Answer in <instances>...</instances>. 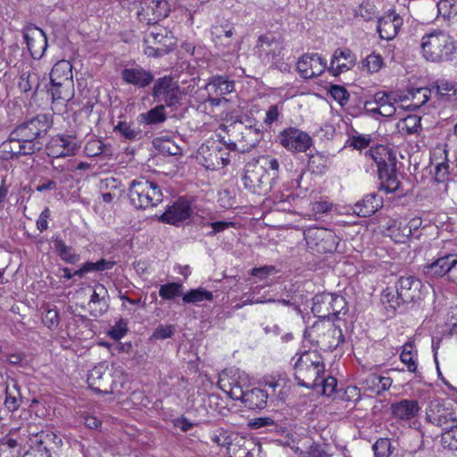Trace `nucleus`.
Instances as JSON below:
<instances>
[{"mask_svg":"<svg viewBox=\"0 0 457 457\" xmlns=\"http://www.w3.org/2000/svg\"><path fill=\"white\" fill-rule=\"evenodd\" d=\"M115 262L101 259L96 262H86L79 270H76L72 275L83 278L87 273L93 271H104L111 270L114 266Z\"/></svg>","mask_w":457,"mask_h":457,"instance_id":"ea45409f","label":"nucleus"},{"mask_svg":"<svg viewBox=\"0 0 457 457\" xmlns=\"http://www.w3.org/2000/svg\"><path fill=\"white\" fill-rule=\"evenodd\" d=\"M303 235L308 248L318 253H334L340 241L333 230L325 228H309Z\"/></svg>","mask_w":457,"mask_h":457,"instance_id":"9b49d317","label":"nucleus"},{"mask_svg":"<svg viewBox=\"0 0 457 457\" xmlns=\"http://www.w3.org/2000/svg\"><path fill=\"white\" fill-rule=\"evenodd\" d=\"M129 197L137 209H146L162 203L163 195L157 182L139 178L129 183Z\"/></svg>","mask_w":457,"mask_h":457,"instance_id":"6e6552de","label":"nucleus"},{"mask_svg":"<svg viewBox=\"0 0 457 457\" xmlns=\"http://www.w3.org/2000/svg\"><path fill=\"white\" fill-rule=\"evenodd\" d=\"M174 332L175 328L173 325H160L155 328L152 337L164 340L170 338L174 335Z\"/></svg>","mask_w":457,"mask_h":457,"instance_id":"774afa93","label":"nucleus"},{"mask_svg":"<svg viewBox=\"0 0 457 457\" xmlns=\"http://www.w3.org/2000/svg\"><path fill=\"white\" fill-rule=\"evenodd\" d=\"M114 131L120 134L124 138L128 140H137L140 138L141 131L136 129L131 124L126 121H119L114 127Z\"/></svg>","mask_w":457,"mask_h":457,"instance_id":"09e8293b","label":"nucleus"},{"mask_svg":"<svg viewBox=\"0 0 457 457\" xmlns=\"http://www.w3.org/2000/svg\"><path fill=\"white\" fill-rule=\"evenodd\" d=\"M284 50V38L273 32L259 36L254 46V54L264 65H270L281 71H288L289 67L283 61Z\"/></svg>","mask_w":457,"mask_h":457,"instance_id":"20e7f679","label":"nucleus"},{"mask_svg":"<svg viewBox=\"0 0 457 457\" xmlns=\"http://www.w3.org/2000/svg\"><path fill=\"white\" fill-rule=\"evenodd\" d=\"M383 65V59L380 55L374 53L369 54L362 62V68H366L370 72H377Z\"/></svg>","mask_w":457,"mask_h":457,"instance_id":"bf43d9fd","label":"nucleus"},{"mask_svg":"<svg viewBox=\"0 0 457 457\" xmlns=\"http://www.w3.org/2000/svg\"><path fill=\"white\" fill-rule=\"evenodd\" d=\"M332 301L333 294L331 293L317 294L312 298V313L318 318H320V320H326L327 318L328 319L331 316Z\"/></svg>","mask_w":457,"mask_h":457,"instance_id":"473e14b6","label":"nucleus"},{"mask_svg":"<svg viewBox=\"0 0 457 457\" xmlns=\"http://www.w3.org/2000/svg\"><path fill=\"white\" fill-rule=\"evenodd\" d=\"M262 127V125L256 123L242 126L239 140V144H241L239 150L241 152L248 151L260 143L263 137Z\"/></svg>","mask_w":457,"mask_h":457,"instance_id":"bb28decb","label":"nucleus"},{"mask_svg":"<svg viewBox=\"0 0 457 457\" xmlns=\"http://www.w3.org/2000/svg\"><path fill=\"white\" fill-rule=\"evenodd\" d=\"M105 145L97 138L89 139L85 147L84 152L89 157L98 156L104 152Z\"/></svg>","mask_w":457,"mask_h":457,"instance_id":"13d9d810","label":"nucleus"},{"mask_svg":"<svg viewBox=\"0 0 457 457\" xmlns=\"http://www.w3.org/2000/svg\"><path fill=\"white\" fill-rule=\"evenodd\" d=\"M64 83L51 84L50 94L54 102L62 101L69 102L74 96V84H71V91L65 89Z\"/></svg>","mask_w":457,"mask_h":457,"instance_id":"c03bdc74","label":"nucleus"},{"mask_svg":"<svg viewBox=\"0 0 457 457\" xmlns=\"http://www.w3.org/2000/svg\"><path fill=\"white\" fill-rule=\"evenodd\" d=\"M356 63V56L349 48H337L335 50L328 71L337 76L351 70Z\"/></svg>","mask_w":457,"mask_h":457,"instance_id":"b1692460","label":"nucleus"},{"mask_svg":"<svg viewBox=\"0 0 457 457\" xmlns=\"http://www.w3.org/2000/svg\"><path fill=\"white\" fill-rule=\"evenodd\" d=\"M145 44H154L159 47H166L172 50L174 46L173 37L163 28H154L144 40Z\"/></svg>","mask_w":457,"mask_h":457,"instance_id":"f704fd0d","label":"nucleus"},{"mask_svg":"<svg viewBox=\"0 0 457 457\" xmlns=\"http://www.w3.org/2000/svg\"><path fill=\"white\" fill-rule=\"evenodd\" d=\"M308 164L313 172L322 173L327 166V158L320 153L309 154Z\"/></svg>","mask_w":457,"mask_h":457,"instance_id":"603ef678","label":"nucleus"},{"mask_svg":"<svg viewBox=\"0 0 457 457\" xmlns=\"http://www.w3.org/2000/svg\"><path fill=\"white\" fill-rule=\"evenodd\" d=\"M255 161L258 162V164L262 166V168L268 172L269 170L271 171L270 174L272 180L277 177L279 169V162L276 158H272L270 156H262L259 159H255Z\"/></svg>","mask_w":457,"mask_h":457,"instance_id":"864d4df0","label":"nucleus"},{"mask_svg":"<svg viewBox=\"0 0 457 457\" xmlns=\"http://www.w3.org/2000/svg\"><path fill=\"white\" fill-rule=\"evenodd\" d=\"M151 96L154 102H162L168 108H176L181 104L183 91L179 81L170 75L154 79Z\"/></svg>","mask_w":457,"mask_h":457,"instance_id":"1a4fd4ad","label":"nucleus"},{"mask_svg":"<svg viewBox=\"0 0 457 457\" xmlns=\"http://www.w3.org/2000/svg\"><path fill=\"white\" fill-rule=\"evenodd\" d=\"M378 375L376 373H369L361 381V386L364 389L370 391L371 393L379 394V389L378 387Z\"/></svg>","mask_w":457,"mask_h":457,"instance_id":"0e129e2a","label":"nucleus"},{"mask_svg":"<svg viewBox=\"0 0 457 457\" xmlns=\"http://www.w3.org/2000/svg\"><path fill=\"white\" fill-rule=\"evenodd\" d=\"M32 146L30 145H23L21 141L12 137V131L9 138L0 145V158L7 161L18 158L21 155L32 154L30 153Z\"/></svg>","mask_w":457,"mask_h":457,"instance_id":"393cba45","label":"nucleus"},{"mask_svg":"<svg viewBox=\"0 0 457 457\" xmlns=\"http://www.w3.org/2000/svg\"><path fill=\"white\" fill-rule=\"evenodd\" d=\"M371 142L370 135L358 134L353 136L350 139V145L354 149H364L370 145Z\"/></svg>","mask_w":457,"mask_h":457,"instance_id":"338daca9","label":"nucleus"},{"mask_svg":"<svg viewBox=\"0 0 457 457\" xmlns=\"http://www.w3.org/2000/svg\"><path fill=\"white\" fill-rule=\"evenodd\" d=\"M295 379L306 388H315L320 376L324 375L325 364L322 356L316 351L303 353L295 363Z\"/></svg>","mask_w":457,"mask_h":457,"instance_id":"39448f33","label":"nucleus"},{"mask_svg":"<svg viewBox=\"0 0 457 457\" xmlns=\"http://www.w3.org/2000/svg\"><path fill=\"white\" fill-rule=\"evenodd\" d=\"M120 78L127 85L137 88H145L154 82V74L140 65L125 67L120 71Z\"/></svg>","mask_w":457,"mask_h":457,"instance_id":"aec40b11","label":"nucleus"},{"mask_svg":"<svg viewBox=\"0 0 457 457\" xmlns=\"http://www.w3.org/2000/svg\"><path fill=\"white\" fill-rule=\"evenodd\" d=\"M422 281L415 276H402L395 288L386 287L381 294V303L389 315H394L400 308L422 298Z\"/></svg>","mask_w":457,"mask_h":457,"instance_id":"f257e3e1","label":"nucleus"},{"mask_svg":"<svg viewBox=\"0 0 457 457\" xmlns=\"http://www.w3.org/2000/svg\"><path fill=\"white\" fill-rule=\"evenodd\" d=\"M220 142L212 141L201 145L198 150L199 159L207 170H216L222 168L220 155Z\"/></svg>","mask_w":457,"mask_h":457,"instance_id":"4be33fe9","label":"nucleus"},{"mask_svg":"<svg viewBox=\"0 0 457 457\" xmlns=\"http://www.w3.org/2000/svg\"><path fill=\"white\" fill-rule=\"evenodd\" d=\"M376 7L369 2L361 3L355 10V16L361 17L364 21H370L376 15Z\"/></svg>","mask_w":457,"mask_h":457,"instance_id":"680f3d73","label":"nucleus"},{"mask_svg":"<svg viewBox=\"0 0 457 457\" xmlns=\"http://www.w3.org/2000/svg\"><path fill=\"white\" fill-rule=\"evenodd\" d=\"M327 69V61L317 53L304 54L296 63V70L304 79L321 75Z\"/></svg>","mask_w":457,"mask_h":457,"instance_id":"f3484780","label":"nucleus"},{"mask_svg":"<svg viewBox=\"0 0 457 457\" xmlns=\"http://www.w3.org/2000/svg\"><path fill=\"white\" fill-rule=\"evenodd\" d=\"M78 149L79 145L71 136L59 135L47 145V154L54 158H61L74 155Z\"/></svg>","mask_w":457,"mask_h":457,"instance_id":"412c9836","label":"nucleus"},{"mask_svg":"<svg viewBox=\"0 0 457 457\" xmlns=\"http://www.w3.org/2000/svg\"><path fill=\"white\" fill-rule=\"evenodd\" d=\"M403 19L395 12L386 13L378 20L377 30L381 39L392 40L399 32Z\"/></svg>","mask_w":457,"mask_h":457,"instance_id":"5701e85b","label":"nucleus"},{"mask_svg":"<svg viewBox=\"0 0 457 457\" xmlns=\"http://www.w3.org/2000/svg\"><path fill=\"white\" fill-rule=\"evenodd\" d=\"M420 409L418 401L411 399H403L391 404L393 417L400 420L413 419L418 414Z\"/></svg>","mask_w":457,"mask_h":457,"instance_id":"c85d7f7f","label":"nucleus"},{"mask_svg":"<svg viewBox=\"0 0 457 457\" xmlns=\"http://www.w3.org/2000/svg\"><path fill=\"white\" fill-rule=\"evenodd\" d=\"M192 214V208L189 202L184 198H179L172 205L159 217V220L179 226L185 220H188Z\"/></svg>","mask_w":457,"mask_h":457,"instance_id":"6ab92c4d","label":"nucleus"},{"mask_svg":"<svg viewBox=\"0 0 457 457\" xmlns=\"http://www.w3.org/2000/svg\"><path fill=\"white\" fill-rule=\"evenodd\" d=\"M442 444L445 447L457 451V420L451 424L448 429H445L442 435Z\"/></svg>","mask_w":457,"mask_h":457,"instance_id":"8fccbe9b","label":"nucleus"},{"mask_svg":"<svg viewBox=\"0 0 457 457\" xmlns=\"http://www.w3.org/2000/svg\"><path fill=\"white\" fill-rule=\"evenodd\" d=\"M212 300V293L203 287L190 289L182 295V301L184 303H197L203 301L211 302Z\"/></svg>","mask_w":457,"mask_h":457,"instance_id":"79ce46f5","label":"nucleus"},{"mask_svg":"<svg viewBox=\"0 0 457 457\" xmlns=\"http://www.w3.org/2000/svg\"><path fill=\"white\" fill-rule=\"evenodd\" d=\"M170 4L167 0H141L137 17L147 25L156 24L168 16Z\"/></svg>","mask_w":457,"mask_h":457,"instance_id":"4468645a","label":"nucleus"},{"mask_svg":"<svg viewBox=\"0 0 457 457\" xmlns=\"http://www.w3.org/2000/svg\"><path fill=\"white\" fill-rule=\"evenodd\" d=\"M22 33L31 57L35 60L41 59L48 46L45 31L37 26L29 25Z\"/></svg>","mask_w":457,"mask_h":457,"instance_id":"a211bd4d","label":"nucleus"},{"mask_svg":"<svg viewBox=\"0 0 457 457\" xmlns=\"http://www.w3.org/2000/svg\"><path fill=\"white\" fill-rule=\"evenodd\" d=\"M244 187L257 195H266L271 188L270 172L258 164L255 159L248 162L242 176Z\"/></svg>","mask_w":457,"mask_h":457,"instance_id":"9d476101","label":"nucleus"},{"mask_svg":"<svg viewBox=\"0 0 457 457\" xmlns=\"http://www.w3.org/2000/svg\"><path fill=\"white\" fill-rule=\"evenodd\" d=\"M234 81L220 75L211 77L205 86V89L208 91V94L222 96L231 93L234 90Z\"/></svg>","mask_w":457,"mask_h":457,"instance_id":"72a5a7b5","label":"nucleus"},{"mask_svg":"<svg viewBox=\"0 0 457 457\" xmlns=\"http://www.w3.org/2000/svg\"><path fill=\"white\" fill-rule=\"evenodd\" d=\"M383 205V200L376 193L368 194L353 207V212L360 217L373 215Z\"/></svg>","mask_w":457,"mask_h":457,"instance_id":"c756f323","label":"nucleus"},{"mask_svg":"<svg viewBox=\"0 0 457 457\" xmlns=\"http://www.w3.org/2000/svg\"><path fill=\"white\" fill-rule=\"evenodd\" d=\"M322 386V393L325 395H331L337 386V381L333 377L324 378L323 375L320 376V379L318 382V386Z\"/></svg>","mask_w":457,"mask_h":457,"instance_id":"69168bd1","label":"nucleus"},{"mask_svg":"<svg viewBox=\"0 0 457 457\" xmlns=\"http://www.w3.org/2000/svg\"><path fill=\"white\" fill-rule=\"evenodd\" d=\"M107 295V289L104 285L99 284L96 287L88 303L92 317L97 318L107 312L109 309V303L105 299Z\"/></svg>","mask_w":457,"mask_h":457,"instance_id":"2f4dec72","label":"nucleus"},{"mask_svg":"<svg viewBox=\"0 0 457 457\" xmlns=\"http://www.w3.org/2000/svg\"><path fill=\"white\" fill-rule=\"evenodd\" d=\"M377 164L378 174L380 180L379 189L386 194L395 193L400 189L401 182L396 174V158L392 151L379 146L366 152Z\"/></svg>","mask_w":457,"mask_h":457,"instance_id":"7ed1b4c3","label":"nucleus"},{"mask_svg":"<svg viewBox=\"0 0 457 457\" xmlns=\"http://www.w3.org/2000/svg\"><path fill=\"white\" fill-rule=\"evenodd\" d=\"M456 417L452 408L441 403L439 401H432L426 411V420L435 426L448 429L451 424L456 423Z\"/></svg>","mask_w":457,"mask_h":457,"instance_id":"dca6fc26","label":"nucleus"},{"mask_svg":"<svg viewBox=\"0 0 457 457\" xmlns=\"http://www.w3.org/2000/svg\"><path fill=\"white\" fill-rule=\"evenodd\" d=\"M106 366L99 365L94 367L88 373V386L98 394L107 395L111 392L107 386L110 378L106 373Z\"/></svg>","mask_w":457,"mask_h":457,"instance_id":"cd10ccee","label":"nucleus"},{"mask_svg":"<svg viewBox=\"0 0 457 457\" xmlns=\"http://www.w3.org/2000/svg\"><path fill=\"white\" fill-rule=\"evenodd\" d=\"M374 457H390L393 453L392 444L388 438H379L372 445Z\"/></svg>","mask_w":457,"mask_h":457,"instance_id":"3c124183","label":"nucleus"},{"mask_svg":"<svg viewBox=\"0 0 457 457\" xmlns=\"http://www.w3.org/2000/svg\"><path fill=\"white\" fill-rule=\"evenodd\" d=\"M437 10L445 20L457 21V0H440L437 3Z\"/></svg>","mask_w":457,"mask_h":457,"instance_id":"49530a36","label":"nucleus"},{"mask_svg":"<svg viewBox=\"0 0 457 457\" xmlns=\"http://www.w3.org/2000/svg\"><path fill=\"white\" fill-rule=\"evenodd\" d=\"M329 94L335 101H337L341 106H345L350 97V94L346 88L339 85H331L329 88Z\"/></svg>","mask_w":457,"mask_h":457,"instance_id":"6e6d98bb","label":"nucleus"},{"mask_svg":"<svg viewBox=\"0 0 457 457\" xmlns=\"http://www.w3.org/2000/svg\"><path fill=\"white\" fill-rule=\"evenodd\" d=\"M247 376L238 369L225 370L219 377L218 386L233 400H240L248 389Z\"/></svg>","mask_w":457,"mask_h":457,"instance_id":"f8f14e48","label":"nucleus"},{"mask_svg":"<svg viewBox=\"0 0 457 457\" xmlns=\"http://www.w3.org/2000/svg\"><path fill=\"white\" fill-rule=\"evenodd\" d=\"M35 443L37 445V451L45 452L46 453L49 454L50 449L47 446V443L49 441L54 440L56 437V436L53 432L41 431L39 433H37L35 435Z\"/></svg>","mask_w":457,"mask_h":457,"instance_id":"4d7b16f0","label":"nucleus"},{"mask_svg":"<svg viewBox=\"0 0 457 457\" xmlns=\"http://www.w3.org/2000/svg\"><path fill=\"white\" fill-rule=\"evenodd\" d=\"M166 107L162 104H157L148 112L141 113L139 115L140 121L147 125H158L164 122L167 120Z\"/></svg>","mask_w":457,"mask_h":457,"instance_id":"58836bf2","label":"nucleus"},{"mask_svg":"<svg viewBox=\"0 0 457 457\" xmlns=\"http://www.w3.org/2000/svg\"><path fill=\"white\" fill-rule=\"evenodd\" d=\"M128 332V321L124 319H120L115 322L108 331V335L114 340H120Z\"/></svg>","mask_w":457,"mask_h":457,"instance_id":"052dcab7","label":"nucleus"},{"mask_svg":"<svg viewBox=\"0 0 457 457\" xmlns=\"http://www.w3.org/2000/svg\"><path fill=\"white\" fill-rule=\"evenodd\" d=\"M183 292V285L178 282H169L161 285L159 288V295L163 300H174L176 297L180 296Z\"/></svg>","mask_w":457,"mask_h":457,"instance_id":"a18cd8bd","label":"nucleus"},{"mask_svg":"<svg viewBox=\"0 0 457 457\" xmlns=\"http://www.w3.org/2000/svg\"><path fill=\"white\" fill-rule=\"evenodd\" d=\"M278 139L287 150L293 153L305 152L312 145V137L306 132L295 128H288L281 131Z\"/></svg>","mask_w":457,"mask_h":457,"instance_id":"2eb2a0df","label":"nucleus"},{"mask_svg":"<svg viewBox=\"0 0 457 457\" xmlns=\"http://www.w3.org/2000/svg\"><path fill=\"white\" fill-rule=\"evenodd\" d=\"M457 271V253L440 252L430 263L422 267V272L427 279L436 280Z\"/></svg>","mask_w":457,"mask_h":457,"instance_id":"ddd939ff","label":"nucleus"},{"mask_svg":"<svg viewBox=\"0 0 457 457\" xmlns=\"http://www.w3.org/2000/svg\"><path fill=\"white\" fill-rule=\"evenodd\" d=\"M420 54L430 62L443 63L453 62L457 52L454 37L446 30L434 29L420 38Z\"/></svg>","mask_w":457,"mask_h":457,"instance_id":"f03ea898","label":"nucleus"},{"mask_svg":"<svg viewBox=\"0 0 457 457\" xmlns=\"http://www.w3.org/2000/svg\"><path fill=\"white\" fill-rule=\"evenodd\" d=\"M52 240L54 244V249L62 261L70 264H75L79 261V254L76 253L71 246L66 245L59 235L53 236Z\"/></svg>","mask_w":457,"mask_h":457,"instance_id":"c9c22d12","label":"nucleus"},{"mask_svg":"<svg viewBox=\"0 0 457 457\" xmlns=\"http://www.w3.org/2000/svg\"><path fill=\"white\" fill-rule=\"evenodd\" d=\"M21 399L20 397L19 387L16 383L13 384L12 388L9 386L5 389L4 405L10 411L18 410L21 405Z\"/></svg>","mask_w":457,"mask_h":457,"instance_id":"de8ad7c7","label":"nucleus"},{"mask_svg":"<svg viewBox=\"0 0 457 457\" xmlns=\"http://www.w3.org/2000/svg\"><path fill=\"white\" fill-rule=\"evenodd\" d=\"M388 235L395 243H405L411 235V228L405 223L394 220L387 228Z\"/></svg>","mask_w":457,"mask_h":457,"instance_id":"a19ab883","label":"nucleus"},{"mask_svg":"<svg viewBox=\"0 0 457 457\" xmlns=\"http://www.w3.org/2000/svg\"><path fill=\"white\" fill-rule=\"evenodd\" d=\"M269 391L262 388L253 387L246 389L243 397L239 400L250 410H262L267 405Z\"/></svg>","mask_w":457,"mask_h":457,"instance_id":"7c9ffc66","label":"nucleus"},{"mask_svg":"<svg viewBox=\"0 0 457 457\" xmlns=\"http://www.w3.org/2000/svg\"><path fill=\"white\" fill-rule=\"evenodd\" d=\"M431 93L436 95L442 100H450L452 97L457 98V84L447 79H437L431 86Z\"/></svg>","mask_w":457,"mask_h":457,"instance_id":"e433bc0d","label":"nucleus"},{"mask_svg":"<svg viewBox=\"0 0 457 457\" xmlns=\"http://www.w3.org/2000/svg\"><path fill=\"white\" fill-rule=\"evenodd\" d=\"M303 337L321 350L329 352L334 351L345 342L342 329L334 323L324 320H319L307 328Z\"/></svg>","mask_w":457,"mask_h":457,"instance_id":"423d86ee","label":"nucleus"},{"mask_svg":"<svg viewBox=\"0 0 457 457\" xmlns=\"http://www.w3.org/2000/svg\"><path fill=\"white\" fill-rule=\"evenodd\" d=\"M399 100L400 96L395 92L379 91L374 95L373 102L381 107L386 104H397Z\"/></svg>","mask_w":457,"mask_h":457,"instance_id":"5fc2aeb1","label":"nucleus"},{"mask_svg":"<svg viewBox=\"0 0 457 457\" xmlns=\"http://www.w3.org/2000/svg\"><path fill=\"white\" fill-rule=\"evenodd\" d=\"M51 128V122L44 114L22 122L12 130V137L21 141L23 145H30L34 154L42 149L44 142L43 138L46 136L48 129Z\"/></svg>","mask_w":457,"mask_h":457,"instance_id":"0eeeda50","label":"nucleus"},{"mask_svg":"<svg viewBox=\"0 0 457 457\" xmlns=\"http://www.w3.org/2000/svg\"><path fill=\"white\" fill-rule=\"evenodd\" d=\"M51 84L64 83L68 93L71 91V84L73 82L72 65L67 60L57 62L50 72Z\"/></svg>","mask_w":457,"mask_h":457,"instance_id":"a878e982","label":"nucleus"},{"mask_svg":"<svg viewBox=\"0 0 457 457\" xmlns=\"http://www.w3.org/2000/svg\"><path fill=\"white\" fill-rule=\"evenodd\" d=\"M38 76L37 73L29 71H22L18 82L19 89L23 93H28L34 87L36 90L38 88Z\"/></svg>","mask_w":457,"mask_h":457,"instance_id":"37998d69","label":"nucleus"},{"mask_svg":"<svg viewBox=\"0 0 457 457\" xmlns=\"http://www.w3.org/2000/svg\"><path fill=\"white\" fill-rule=\"evenodd\" d=\"M265 388L262 390L269 391V398L271 400L275 399L278 401H284L286 398L287 392L284 390L286 386L285 379L278 378L273 377L264 378Z\"/></svg>","mask_w":457,"mask_h":457,"instance_id":"4c0bfd02","label":"nucleus"},{"mask_svg":"<svg viewBox=\"0 0 457 457\" xmlns=\"http://www.w3.org/2000/svg\"><path fill=\"white\" fill-rule=\"evenodd\" d=\"M346 301L339 295L333 294V301L331 303V315L338 316L341 312H347Z\"/></svg>","mask_w":457,"mask_h":457,"instance_id":"e2e57ef3","label":"nucleus"}]
</instances>
